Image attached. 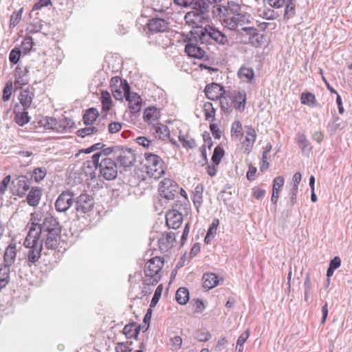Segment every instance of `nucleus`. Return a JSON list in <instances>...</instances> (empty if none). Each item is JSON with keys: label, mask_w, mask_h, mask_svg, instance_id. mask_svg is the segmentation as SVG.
<instances>
[{"label": "nucleus", "mask_w": 352, "mask_h": 352, "mask_svg": "<svg viewBox=\"0 0 352 352\" xmlns=\"http://www.w3.org/2000/svg\"><path fill=\"white\" fill-rule=\"evenodd\" d=\"M60 229L58 221L53 217H45L41 223L32 222L23 245L29 248L28 260L35 263L41 257L43 245L49 250L58 247Z\"/></svg>", "instance_id": "nucleus-1"}, {"label": "nucleus", "mask_w": 352, "mask_h": 352, "mask_svg": "<svg viewBox=\"0 0 352 352\" xmlns=\"http://www.w3.org/2000/svg\"><path fill=\"white\" fill-rule=\"evenodd\" d=\"M164 264V258L160 256H155L149 259L144 265V276L142 278V292L145 294L150 293L147 291L146 286L155 285L161 279V270Z\"/></svg>", "instance_id": "nucleus-2"}, {"label": "nucleus", "mask_w": 352, "mask_h": 352, "mask_svg": "<svg viewBox=\"0 0 352 352\" xmlns=\"http://www.w3.org/2000/svg\"><path fill=\"white\" fill-rule=\"evenodd\" d=\"M192 34L194 38L201 44H207L210 40L220 45H226L228 43L227 36L212 25H208L205 28H200L195 30Z\"/></svg>", "instance_id": "nucleus-3"}, {"label": "nucleus", "mask_w": 352, "mask_h": 352, "mask_svg": "<svg viewBox=\"0 0 352 352\" xmlns=\"http://www.w3.org/2000/svg\"><path fill=\"white\" fill-rule=\"evenodd\" d=\"M87 168H98L100 175L106 180H113L118 175V166L115 161L109 157L102 159L97 164H91Z\"/></svg>", "instance_id": "nucleus-4"}, {"label": "nucleus", "mask_w": 352, "mask_h": 352, "mask_svg": "<svg viewBox=\"0 0 352 352\" xmlns=\"http://www.w3.org/2000/svg\"><path fill=\"white\" fill-rule=\"evenodd\" d=\"M145 163L144 166L146 172L151 177L155 179L160 177L164 174L163 168V161L157 155L151 153H144Z\"/></svg>", "instance_id": "nucleus-5"}, {"label": "nucleus", "mask_w": 352, "mask_h": 352, "mask_svg": "<svg viewBox=\"0 0 352 352\" xmlns=\"http://www.w3.org/2000/svg\"><path fill=\"white\" fill-rule=\"evenodd\" d=\"M178 190V185L170 179H164L159 184L160 195L166 201L173 200L177 195Z\"/></svg>", "instance_id": "nucleus-6"}, {"label": "nucleus", "mask_w": 352, "mask_h": 352, "mask_svg": "<svg viewBox=\"0 0 352 352\" xmlns=\"http://www.w3.org/2000/svg\"><path fill=\"white\" fill-rule=\"evenodd\" d=\"M114 157L121 166L129 167L135 161V155L131 148L116 147L115 148Z\"/></svg>", "instance_id": "nucleus-7"}, {"label": "nucleus", "mask_w": 352, "mask_h": 352, "mask_svg": "<svg viewBox=\"0 0 352 352\" xmlns=\"http://www.w3.org/2000/svg\"><path fill=\"white\" fill-rule=\"evenodd\" d=\"M269 5L274 8H281L285 6L284 19H289L296 14V0H267Z\"/></svg>", "instance_id": "nucleus-8"}, {"label": "nucleus", "mask_w": 352, "mask_h": 352, "mask_svg": "<svg viewBox=\"0 0 352 352\" xmlns=\"http://www.w3.org/2000/svg\"><path fill=\"white\" fill-rule=\"evenodd\" d=\"M249 23V16L244 14H233L230 15L228 13L227 16L223 20V25L231 30H234L237 28L242 27Z\"/></svg>", "instance_id": "nucleus-9"}, {"label": "nucleus", "mask_w": 352, "mask_h": 352, "mask_svg": "<svg viewBox=\"0 0 352 352\" xmlns=\"http://www.w3.org/2000/svg\"><path fill=\"white\" fill-rule=\"evenodd\" d=\"M30 182L25 175H19L14 179L11 183V191L14 195L22 197L29 190Z\"/></svg>", "instance_id": "nucleus-10"}, {"label": "nucleus", "mask_w": 352, "mask_h": 352, "mask_svg": "<svg viewBox=\"0 0 352 352\" xmlns=\"http://www.w3.org/2000/svg\"><path fill=\"white\" fill-rule=\"evenodd\" d=\"M74 194L71 191L63 192L55 202V208L59 212H65L74 204Z\"/></svg>", "instance_id": "nucleus-11"}, {"label": "nucleus", "mask_w": 352, "mask_h": 352, "mask_svg": "<svg viewBox=\"0 0 352 352\" xmlns=\"http://www.w3.org/2000/svg\"><path fill=\"white\" fill-rule=\"evenodd\" d=\"M126 85H129L126 80L123 82L122 78L119 76H114L111 79V92L116 100H122L123 97L126 98Z\"/></svg>", "instance_id": "nucleus-12"}, {"label": "nucleus", "mask_w": 352, "mask_h": 352, "mask_svg": "<svg viewBox=\"0 0 352 352\" xmlns=\"http://www.w3.org/2000/svg\"><path fill=\"white\" fill-rule=\"evenodd\" d=\"M94 206V200L91 195L80 194L76 200V210L78 212L85 214L91 211Z\"/></svg>", "instance_id": "nucleus-13"}, {"label": "nucleus", "mask_w": 352, "mask_h": 352, "mask_svg": "<svg viewBox=\"0 0 352 352\" xmlns=\"http://www.w3.org/2000/svg\"><path fill=\"white\" fill-rule=\"evenodd\" d=\"M184 19L188 24L197 27L201 24L209 23L210 17L208 14H203L192 10L186 14Z\"/></svg>", "instance_id": "nucleus-14"}, {"label": "nucleus", "mask_w": 352, "mask_h": 352, "mask_svg": "<svg viewBox=\"0 0 352 352\" xmlns=\"http://www.w3.org/2000/svg\"><path fill=\"white\" fill-rule=\"evenodd\" d=\"M125 89L126 91V100L129 102V108L131 112L132 113L139 112L142 108V98L138 94L131 92L129 85H126Z\"/></svg>", "instance_id": "nucleus-15"}, {"label": "nucleus", "mask_w": 352, "mask_h": 352, "mask_svg": "<svg viewBox=\"0 0 352 352\" xmlns=\"http://www.w3.org/2000/svg\"><path fill=\"white\" fill-rule=\"evenodd\" d=\"M175 234L173 232L162 233L157 240L161 252H166L173 247L175 242Z\"/></svg>", "instance_id": "nucleus-16"}, {"label": "nucleus", "mask_w": 352, "mask_h": 352, "mask_svg": "<svg viewBox=\"0 0 352 352\" xmlns=\"http://www.w3.org/2000/svg\"><path fill=\"white\" fill-rule=\"evenodd\" d=\"M160 117V111L156 107H150L146 108L144 111L143 118L144 122L149 126V128L158 124Z\"/></svg>", "instance_id": "nucleus-17"}, {"label": "nucleus", "mask_w": 352, "mask_h": 352, "mask_svg": "<svg viewBox=\"0 0 352 352\" xmlns=\"http://www.w3.org/2000/svg\"><path fill=\"white\" fill-rule=\"evenodd\" d=\"M182 220V214L177 210H172L166 212V223L169 228L177 229L180 227Z\"/></svg>", "instance_id": "nucleus-18"}, {"label": "nucleus", "mask_w": 352, "mask_h": 352, "mask_svg": "<svg viewBox=\"0 0 352 352\" xmlns=\"http://www.w3.org/2000/svg\"><path fill=\"white\" fill-rule=\"evenodd\" d=\"M204 91L206 97L211 100L219 99L225 94L223 87L214 82L208 85Z\"/></svg>", "instance_id": "nucleus-19"}, {"label": "nucleus", "mask_w": 352, "mask_h": 352, "mask_svg": "<svg viewBox=\"0 0 352 352\" xmlns=\"http://www.w3.org/2000/svg\"><path fill=\"white\" fill-rule=\"evenodd\" d=\"M168 22L161 18H154L149 21L148 29L151 32H165L168 29Z\"/></svg>", "instance_id": "nucleus-20"}, {"label": "nucleus", "mask_w": 352, "mask_h": 352, "mask_svg": "<svg viewBox=\"0 0 352 352\" xmlns=\"http://www.w3.org/2000/svg\"><path fill=\"white\" fill-rule=\"evenodd\" d=\"M16 256V246L15 243H10L6 249L3 256L4 264L3 265L11 267L14 263Z\"/></svg>", "instance_id": "nucleus-21"}, {"label": "nucleus", "mask_w": 352, "mask_h": 352, "mask_svg": "<svg viewBox=\"0 0 352 352\" xmlns=\"http://www.w3.org/2000/svg\"><path fill=\"white\" fill-rule=\"evenodd\" d=\"M233 107L243 111L245 109L246 102V93L244 90L239 91L236 94L231 96Z\"/></svg>", "instance_id": "nucleus-22"}, {"label": "nucleus", "mask_w": 352, "mask_h": 352, "mask_svg": "<svg viewBox=\"0 0 352 352\" xmlns=\"http://www.w3.org/2000/svg\"><path fill=\"white\" fill-rule=\"evenodd\" d=\"M185 52L189 56L201 59L206 54L205 50L200 46L193 44L191 42L188 43L185 47Z\"/></svg>", "instance_id": "nucleus-23"}, {"label": "nucleus", "mask_w": 352, "mask_h": 352, "mask_svg": "<svg viewBox=\"0 0 352 352\" xmlns=\"http://www.w3.org/2000/svg\"><path fill=\"white\" fill-rule=\"evenodd\" d=\"M149 130L156 138L160 140H164L169 134L168 127L160 122L149 128Z\"/></svg>", "instance_id": "nucleus-24"}, {"label": "nucleus", "mask_w": 352, "mask_h": 352, "mask_svg": "<svg viewBox=\"0 0 352 352\" xmlns=\"http://www.w3.org/2000/svg\"><path fill=\"white\" fill-rule=\"evenodd\" d=\"M42 191L39 187H33L27 196V202L31 206L38 205L41 198Z\"/></svg>", "instance_id": "nucleus-25"}, {"label": "nucleus", "mask_w": 352, "mask_h": 352, "mask_svg": "<svg viewBox=\"0 0 352 352\" xmlns=\"http://www.w3.org/2000/svg\"><path fill=\"white\" fill-rule=\"evenodd\" d=\"M112 153H115V149H113L112 147L103 148L100 151L95 153L91 157V160L87 161L86 164H87L88 167L91 166V164H97L100 160L105 157H108L107 156Z\"/></svg>", "instance_id": "nucleus-26"}, {"label": "nucleus", "mask_w": 352, "mask_h": 352, "mask_svg": "<svg viewBox=\"0 0 352 352\" xmlns=\"http://www.w3.org/2000/svg\"><path fill=\"white\" fill-rule=\"evenodd\" d=\"M256 139V131L252 126L247 127L246 136L243 144L245 147V151L249 153L253 146Z\"/></svg>", "instance_id": "nucleus-27"}, {"label": "nucleus", "mask_w": 352, "mask_h": 352, "mask_svg": "<svg viewBox=\"0 0 352 352\" xmlns=\"http://www.w3.org/2000/svg\"><path fill=\"white\" fill-rule=\"evenodd\" d=\"M284 178L281 176L276 177L274 179L273 184V190H272V202L276 204L278 199V195L281 188L284 185Z\"/></svg>", "instance_id": "nucleus-28"}, {"label": "nucleus", "mask_w": 352, "mask_h": 352, "mask_svg": "<svg viewBox=\"0 0 352 352\" xmlns=\"http://www.w3.org/2000/svg\"><path fill=\"white\" fill-rule=\"evenodd\" d=\"M203 287L210 289L216 287L219 283V278L214 273H206L203 276Z\"/></svg>", "instance_id": "nucleus-29"}, {"label": "nucleus", "mask_w": 352, "mask_h": 352, "mask_svg": "<svg viewBox=\"0 0 352 352\" xmlns=\"http://www.w3.org/2000/svg\"><path fill=\"white\" fill-rule=\"evenodd\" d=\"M34 94L28 89L22 90L19 96L21 104L25 109L29 108L32 103Z\"/></svg>", "instance_id": "nucleus-30"}, {"label": "nucleus", "mask_w": 352, "mask_h": 352, "mask_svg": "<svg viewBox=\"0 0 352 352\" xmlns=\"http://www.w3.org/2000/svg\"><path fill=\"white\" fill-rule=\"evenodd\" d=\"M193 10L198 11L201 14H208L210 12V6L204 0H193L191 5Z\"/></svg>", "instance_id": "nucleus-31"}, {"label": "nucleus", "mask_w": 352, "mask_h": 352, "mask_svg": "<svg viewBox=\"0 0 352 352\" xmlns=\"http://www.w3.org/2000/svg\"><path fill=\"white\" fill-rule=\"evenodd\" d=\"M10 268L0 265V289L4 288L10 282Z\"/></svg>", "instance_id": "nucleus-32"}, {"label": "nucleus", "mask_w": 352, "mask_h": 352, "mask_svg": "<svg viewBox=\"0 0 352 352\" xmlns=\"http://www.w3.org/2000/svg\"><path fill=\"white\" fill-rule=\"evenodd\" d=\"M175 299L180 305H186L189 300V292L185 287H179L175 294Z\"/></svg>", "instance_id": "nucleus-33"}, {"label": "nucleus", "mask_w": 352, "mask_h": 352, "mask_svg": "<svg viewBox=\"0 0 352 352\" xmlns=\"http://www.w3.org/2000/svg\"><path fill=\"white\" fill-rule=\"evenodd\" d=\"M297 143L303 153H309L311 151L312 147L305 134L298 135Z\"/></svg>", "instance_id": "nucleus-34"}, {"label": "nucleus", "mask_w": 352, "mask_h": 352, "mask_svg": "<svg viewBox=\"0 0 352 352\" xmlns=\"http://www.w3.org/2000/svg\"><path fill=\"white\" fill-rule=\"evenodd\" d=\"M219 100L221 109L226 113L231 112L233 108L231 96L222 95Z\"/></svg>", "instance_id": "nucleus-35"}, {"label": "nucleus", "mask_w": 352, "mask_h": 352, "mask_svg": "<svg viewBox=\"0 0 352 352\" xmlns=\"http://www.w3.org/2000/svg\"><path fill=\"white\" fill-rule=\"evenodd\" d=\"M100 95L102 110L107 112L110 110L112 104L110 94L107 91H102Z\"/></svg>", "instance_id": "nucleus-36"}, {"label": "nucleus", "mask_w": 352, "mask_h": 352, "mask_svg": "<svg viewBox=\"0 0 352 352\" xmlns=\"http://www.w3.org/2000/svg\"><path fill=\"white\" fill-rule=\"evenodd\" d=\"M98 116V110L94 108H90L88 110H87L86 113H85V115L83 116L84 122L86 124H91L96 120Z\"/></svg>", "instance_id": "nucleus-37"}, {"label": "nucleus", "mask_w": 352, "mask_h": 352, "mask_svg": "<svg viewBox=\"0 0 352 352\" xmlns=\"http://www.w3.org/2000/svg\"><path fill=\"white\" fill-rule=\"evenodd\" d=\"M239 77L242 80H250L254 78V71L251 68L242 67L238 72Z\"/></svg>", "instance_id": "nucleus-38"}, {"label": "nucleus", "mask_w": 352, "mask_h": 352, "mask_svg": "<svg viewBox=\"0 0 352 352\" xmlns=\"http://www.w3.org/2000/svg\"><path fill=\"white\" fill-rule=\"evenodd\" d=\"M204 111L206 120H210V119L214 120L215 117V109L211 102H207L204 104Z\"/></svg>", "instance_id": "nucleus-39"}, {"label": "nucleus", "mask_w": 352, "mask_h": 352, "mask_svg": "<svg viewBox=\"0 0 352 352\" xmlns=\"http://www.w3.org/2000/svg\"><path fill=\"white\" fill-rule=\"evenodd\" d=\"M15 121L20 126H23L24 124L29 122L30 117L28 116V113L26 111V109L23 108V112L16 113Z\"/></svg>", "instance_id": "nucleus-40"}, {"label": "nucleus", "mask_w": 352, "mask_h": 352, "mask_svg": "<svg viewBox=\"0 0 352 352\" xmlns=\"http://www.w3.org/2000/svg\"><path fill=\"white\" fill-rule=\"evenodd\" d=\"M219 224V219H213L208 232L206 236H205L204 241L208 243V241L210 238H213L216 234L217 228Z\"/></svg>", "instance_id": "nucleus-41"}, {"label": "nucleus", "mask_w": 352, "mask_h": 352, "mask_svg": "<svg viewBox=\"0 0 352 352\" xmlns=\"http://www.w3.org/2000/svg\"><path fill=\"white\" fill-rule=\"evenodd\" d=\"M301 103L312 106L316 102L315 96L311 93H303L300 97Z\"/></svg>", "instance_id": "nucleus-42"}, {"label": "nucleus", "mask_w": 352, "mask_h": 352, "mask_svg": "<svg viewBox=\"0 0 352 352\" xmlns=\"http://www.w3.org/2000/svg\"><path fill=\"white\" fill-rule=\"evenodd\" d=\"M232 137L239 138L242 135V124L239 121L233 122L231 128Z\"/></svg>", "instance_id": "nucleus-43"}, {"label": "nucleus", "mask_w": 352, "mask_h": 352, "mask_svg": "<svg viewBox=\"0 0 352 352\" xmlns=\"http://www.w3.org/2000/svg\"><path fill=\"white\" fill-rule=\"evenodd\" d=\"M259 16L267 20H274L278 16L277 12L271 9L259 10Z\"/></svg>", "instance_id": "nucleus-44"}, {"label": "nucleus", "mask_w": 352, "mask_h": 352, "mask_svg": "<svg viewBox=\"0 0 352 352\" xmlns=\"http://www.w3.org/2000/svg\"><path fill=\"white\" fill-rule=\"evenodd\" d=\"M223 155H224L223 149L219 146L216 147L214 150L213 155L212 156V162L215 165H218L220 163Z\"/></svg>", "instance_id": "nucleus-45"}, {"label": "nucleus", "mask_w": 352, "mask_h": 352, "mask_svg": "<svg viewBox=\"0 0 352 352\" xmlns=\"http://www.w3.org/2000/svg\"><path fill=\"white\" fill-rule=\"evenodd\" d=\"M46 173L45 168H36L33 171L32 177L35 182H38L45 178Z\"/></svg>", "instance_id": "nucleus-46"}, {"label": "nucleus", "mask_w": 352, "mask_h": 352, "mask_svg": "<svg viewBox=\"0 0 352 352\" xmlns=\"http://www.w3.org/2000/svg\"><path fill=\"white\" fill-rule=\"evenodd\" d=\"M162 290H163V285L162 284H160L157 286V289H155V294L151 299V304H150L151 307H154L157 305V303L158 302V301L161 297Z\"/></svg>", "instance_id": "nucleus-47"}, {"label": "nucleus", "mask_w": 352, "mask_h": 352, "mask_svg": "<svg viewBox=\"0 0 352 352\" xmlns=\"http://www.w3.org/2000/svg\"><path fill=\"white\" fill-rule=\"evenodd\" d=\"M98 131V129L96 126H91L78 130L77 133L78 136L84 138L87 135H89L95 133H97Z\"/></svg>", "instance_id": "nucleus-48"}, {"label": "nucleus", "mask_w": 352, "mask_h": 352, "mask_svg": "<svg viewBox=\"0 0 352 352\" xmlns=\"http://www.w3.org/2000/svg\"><path fill=\"white\" fill-rule=\"evenodd\" d=\"M21 70L20 67H17L16 69V73H15V84L19 85H24L28 84V79L26 77V75L23 74V76H20L19 71Z\"/></svg>", "instance_id": "nucleus-49"}, {"label": "nucleus", "mask_w": 352, "mask_h": 352, "mask_svg": "<svg viewBox=\"0 0 352 352\" xmlns=\"http://www.w3.org/2000/svg\"><path fill=\"white\" fill-rule=\"evenodd\" d=\"M123 333L127 338H132L138 336V331L135 328L133 324H126L123 329Z\"/></svg>", "instance_id": "nucleus-50"}, {"label": "nucleus", "mask_w": 352, "mask_h": 352, "mask_svg": "<svg viewBox=\"0 0 352 352\" xmlns=\"http://www.w3.org/2000/svg\"><path fill=\"white\" fill-rule=\"evenodd\" d=\"M179 140L185 148H192L195 146V142L192 138L186 137L185 135H179Z\"/></svg>", "instance_id": "nucleus-51"}, {"label": "nucleus", "mask_w": 352, "mask_h": 352, "mask_svg": "<svg viewBox=\"0 0 352 352\" xmlns=\"http://www.w3.org/2000/svg\"><path fill=\"white\" fill-rule=\"evenodd\" d=\"M21 57V51L16 48L11 50L9 55V60L13 64H16Z\"/></svg>", "instance_id": "nucleus-52"}, {"label": "nucleus", "mask_w": 352, "mask_h": 352, "mask_svg": "<svg viewBox=\"0 0 352 352\" xmlns=\"http://www.w3.org/2000/svg\"><path fill=\"white\" fill-rule=\"evenodd\" d=\"M11 180V176H6L3 180L0 182V196L4 195L5 192L8 189V185Z\"/></svg>", "instance_id": "nucleus-53"}, {"label": "nucleus", "mask_w": 352, "mask_h": 352, "mask_svg": "<svg viewBox=\"0 0 352 352\" xmlns=\"http://www.w3.org/2000/svg\"><path fill=\"white\" fill-rule=\"evenodd\" d=\"M22 9L19 12H13L10 16V26H15L21 19Z\"/></svg>", "instance_id": "nucleus-54"}, {"label": "nucleus", "mask_w": 352, "mask_h": 352, "mask_svg": "<svg viewBox=\"0 0 352 352\" xmlns=\"http://www.w3.org/2000/svg\"><path fill=\"white\" fill-rule=\"evenodd\" d=\"M199 342H206L211 338V334L208 331L198 332L195 336Z\"/></svg>", "instance_id": "nucleus-55"}, {"label": "nucleus", "mask_w": 352, "mask_h": 352, "mask_svg": "<svg viewBox=\"0 0 352 352\" xmlns=\"http://www.w3.org/2000/svg\"><path fill=\"white\" fill-rule=\"evenodd\" d=\"M170 344L174 350H178L182 346V339L180 336H175L170 339Z\"/></svg>", "instance_id": "nucleus-56"}, {"label": "nucleus", "mask_w": 352, "mask_h": 352, "mask_svg": "<svg viewBox=\"0 0 352 352\" xmlns=\"http://www.w3.org/2000/svg\"><path fill=\"white\" fill-rule=\"evenodd\" d=\"M116 352H131V349L128 346L126 343L119 342L115 347Z\"/></svg>", "instance_id": "nucleus-57"}, {"label": "nucleus", "mask_w": 352, "mask_h": 352, "mask_svg": "<svg viewBox=\"0 0 352 352\" xmlns=\"http://www.w3.org/2000/svg\"><path fill=\"white\" fill-rule=\"evenodd\" d=\"M240 10V6L233 1L228 3L227 11H230L233 14H239L238 12Z\"/></svg>", "instance_id": "nucleus-58"}, {"label": "nucleus", "mask_w": 352, "mask_h": 352, "mask_svg": "<svg viewBox=\"0 0 352 352\" xmlns=\"http://www.w3.org/2000/svg\"><path fill=\"white\" fill-rule=\"evenodd\" d=\"M22 47L24 50L25 51H30L33 45H34V42L32 41V38H25L23 41L22 42Z\"/></svg>", "instance_id": "nucleus-59"}, {"label": "nucleus", "mask_w": 352, "mask_h": 352, "mask_svg": "<svg viewBox=\"0 0 352 352\" xmlns=\"http://www.w3.org/2000/svg\"><path fill=\"white\" fill-rule=\"evenodd\" d=\"M52 4L51 0H39L33 6V10H40L43 7Z\"/></svg>", "instance_id": "nucleus-60"}, {"label": "nucleus", "mask_w": 352, "mask_h": 352, "mask_svg": "<svg viewBox=\"0 0 352 352\" xmlns=\"http://www.w3.org/2000/svg\"><path fill=\"white\" fill-rule=\"evenodd\" d=\"M122 128V124L120 122H114L109 124V131L111 133L118 132Z\"/></svg>", "instance_id": "nucleus-61"}, {"label": "nucleus", "mask_w": 352, "mask_h": 352, "mask_svg": "<svg viewBox=\"0 0 352 352\" xmlns=\"http://www.w3.org/2000/svg\"><path fill=\"white\" fill-rule=\"evenodd\" d=\"M250 331L245 330L243 331L241 336L239 337L236 343L238 344L243 345V344L246 342L250 336Z\"/></svg>", "instance_id": "nucleus-62"}, {"label": "nucleus", "mask_w": 352, "mask_h": 352, "mask_svg": "<svg viewBox=\"0 0 352 352\" xmlns=\"http://www.w3.org/2000/svg\"><path fill=\"white\" fill-rule=\"evenodd\" d=\"M210 129L214 138L219 139L221 138V131L216 124H210Z\"/></svg>", "instance_id": "nucleus-63"}, {"label": "nucleus", "mask_w": 352, "mask_h": 352, "mask_svg": "<svg viewBox=\"0 0 352 352\" xmlns=\"http://www.w3.org/2000/svg\"><path fill=\"white\" fill-rule=\"evenodd\" d=\"M253 196L257 199H262L265 195V190L259 188H254L252 189Z\"/></svg>", "instance_id": "nucleus-64"}]
</instances>
